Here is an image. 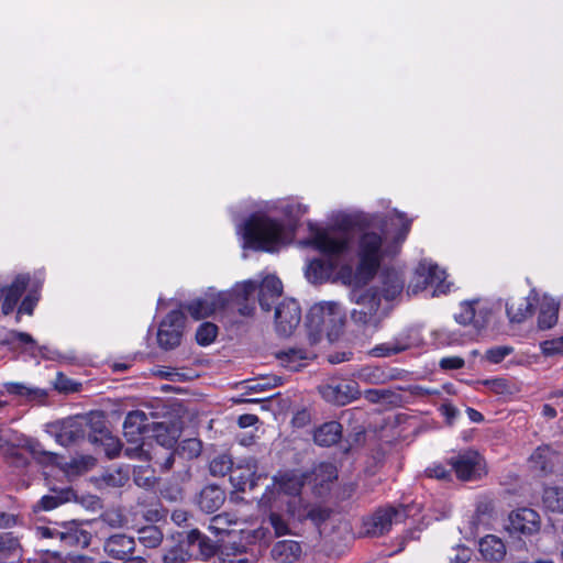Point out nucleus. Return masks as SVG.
<instances>
[{
	"label": "nucleus",
	"instance_id": "obj_1",
	"mask_svg": "<svg viewBox=\"0 0 563 563\" xmlns=\"http://www.w3.org/2000/svg\"><path fill=\"white\" fill-rule=\"evenodd\" d=\"M309 241L306 246H349L355 240L358 246H382L401 244L411 228V219L405 213L394 210L384 217L364 212L333 216L329 227L309 223Z\"/></svg>",
	"mask_w": 563,
	"mask_h": 563
},
{
	"label": "nucleus",
	"instance_id": "obj_2",
	"mask_svg": "<svg viewBox=\"0 0 563 563\" xmlns=\"http://www.w3.org/2000/svg\"><path fill=\"white\" fill-rule=\"evenodd\" d=\"M318 250V256L308 263L307 278L314 283L334 278L353 288L368 285L398 253L397 249Z\"/></svg>",
	"mask_w": 563,
	"mask_h": 563
},
{
	"label": "nucleus",
	"instance_id": "obj_3",
	"mask_svg": "<svg viewBox=\"0 0 563 563\" xmlns=\"http://www.w3.org/2000/svg\"><path fill=\"white\" fill-rule=\"evenodd\" d=\"M244 246H286L295 239L294 227L282 219L269 217L265 211H256L236 225Z\"/></svg>",
	"mask_w": 563,
	"mask_h": 563
},
{
	"label": "nucleus",
	"instance_id": "obj_4",
	"mask_svg": "<svg viewBox=\"0 0 563 563\" xmlns=\"http://www.w3.org/2000/svg\"><path fill=\"white\" fill-rule=\"evenodd\" d=\"M352 301L358 306L351 312L352 320L375 330L380 327L390 311V307L382 306V299L376 287H369L363 291L354 290Z\"/></svg>",
	"mask_w": 563,
	"mask_h": 563
},
{
	"label": "nucleus",
	"instance_id": "obj_5",
	"mask_svg": "<svg viewBox=\"0 0 563 563\" xmlns=\"http://www.w3.org/2000/svg\"><path fill=\"white\" fill-rule=\"evenodd\" d=\"M431 287V297L445 295L450 291L451 283L446 282L445 271L430 260H422L415 269L407 292L417 295L420 291L428 290Z\"/></svg>",
	"mask_w": 563,
	"mask_h": 563
},
{
	"label": "nucleus",
	"instance_id": "obj_6",
	"mask_svg": "<svg viewBox=\"0 0 563 563\" xmlns=\"http://www.w3.org/2000/svg\"><path fill=\"white\" fill-rule=\"evenodd\" d=\"M492 303L485 298H473L460 302L454 320L463 327H472L476 333L485 329L490 320Z\"/></svg>",
	"mask_w": 563,
	"mask_h": 563
},
{
	"label": "nucleus",
	"instance_id": "obj_7",
	"mask_svg": "<svg viewBox=\"0 0 563 563\" xmlns=\"http://www.w3.org/2000/svg\"><path fill=\"white\" fill-rule=\"evenodd\" d=\"M449 465L460 481H476L485 474V463L477 451L466 450L449 459Z\"/></svg>",
	"mask_w": 563,
	"mask_h": 563
},
{
	"label": "nucleus",
	"instance_id": "obj_8",
	"mask_svg": "<svg viewBox=\"0 0 563 563\" xmlns=\"http://www.w3.org/2000/svg\"><path fill=\"white\" fill-rule=\"evenodd\" d=\"M506 529L511 536L532 537L541 529V517L531 508L515 509L508 516Z\"/></svg>",
	"mask_w": 563,
	"mask_h": 563
},
{
	"label": "nucleus",
	"instance_id": "obj_9",
	"mask_svg": "<svg viewBox=\"0 0 563 563\" xmlns=\"http://www.w3.org/2000/svg\"><path fill=\"white\" fill-rule=\"evenodd\" d=\"M185 316L180 310L170 311L161 322L157 332V343L164 350L175 349L180 344Z\"/></svg>",
	"mask_w": 563,
	"mask_h": 563
},
{
	"label": "nucleus",
	"instance_id": "obj_10",
	"mask_svg": "<svg viewBox=\"0 0 563 563\" xmlns=\"http://www.w3.org/2000/svg\"><path fill=\"white\" fill-rule=\"evenodd\" d=\"M319 391L328 402L344 406L361 397L358 383L355 380H331L321 385Z\"/></svg>",
	"mask_w": 563,
	"mask_h": 563
},
{
	"label": "nucleus",
	"instance_id": "obj_11",
	"mask_svg": "<svg viewBox=\"0 0 563 563\" xmlns=\"http://www.w3.org/2000/svg\"><path fill=\"white\" fill-rule=\"evenodd\" d=\"M276 487L279 492L291 496L287 501L288 512L290 514V510H294L295 507L301 503V499L297 496L302 487L301 478L292 473H284L274 477L272 488L268 486L260 500L262 505L267 506L271 503L272 494Z\"/></svg>",
	"mask_w": 563,
	"mask_h": 563
},
{
	"label": "nucleus",
	"instance_id": "obj_12",
	"mask_svg": "<svg viewBox=\"0 0 563 563\" xmlns=\"http://www.w3.org/2000/svg\"><path fill=\"white\" fill-rule=\"evenodd\" d=\"M402 507L380 508L364 521L365 532L371 537H379L388 532L393 523L401 522L406 518Z\"/></svg>",
	"mask_w": 563,
	"mask_h": 563
},
{
	"label": "nucleus",
	"instance_id": "obj_13",
	"mask_svg": "<svg viewBox=\"0 0 563 563\" xmlns=\"http://www.w3.org/2000/svg\"><path fill=\"white\" fill-rule=\"evenodd\" d=\"M301 320V311L298 302L294 299L283 301L276 307L275 323L276 330L282 335H289L297 328Z\"/></svg>",
	"mask_w": 563,
	"mask_h": 563
},
{
	"label": "nucleus",
	"instance_id": "obj_14",
	"mask_svg": "<svg viewBox=\"0 0 563 563\" xmlns=\"http://www.w3.org/2000/svg\"><path fill=\"white\" fill-rule=\"evenodd\" d=\"M388 265L389 264L379 269L382 271L379 276V286L375 287L378 289L380 299L391 301L402 294L405 288V276L400 269H396L394 267L390 268Z\"/></svg>",
	"mask_w": 563,
	"mask_h": 563
},
{
	"label": "nucleus",
	"instance_id": "obj_15",
	"mask_svg": "<svg viewBox=\"0 0 563 563\" xmlns=\"http://www.w3.org/2000/svg\"><path fill=\"white\" fill-rule=\"evenodd\" d=\"M228 295L220 292L208 294L189 302L186 310L196 320L205 319L228 307Z\"/></svg>",
	"mask_w": 563,
	"mask_h": 563
},
{
	"label": "nucleus",
	"instance_id": "obj_16",
	"mask_svg": "<svg viewBox=\"0 0 563 563\" xmlns=\"http://www.w3.org/2000/svg\"><path fill=\"white\" fill-rule=\"evenodd\" d=\"M84 426L82 419L69 418L51 424L49 432L60 445L68 446L85 437Z\"/></svg>",
	"mask_w": 563,
	"mask_h": 563
},
{
	"label": "nucleus",
	"instance_id": "obj_17",
	"mask_svg": "<svg viewBox=\"0 0 563 563\" xmlns=\"http://www.w3.org/2000/svg\"><path fill=\"white\" fill-rule=\"evenodd\" d=\"M152 422L147 415L141 410H134L128 413L123 423V433L129 443H137L143 435H148Z\"/></svg>",
	"mask_w": 563,
	"mask_h": 563
},
{
	"label": "nucleus",
	"instance_id": "obj_18",
	"mask_svg": "<svg viewBox=\"0 0 563 563\" xmlns=\"http://www.w3.org/2000/svg\"><path fill=\"white\" fill-rule=\"evenodd\" d=\"M539 301L536 290H531L527 297H511L506 302V312L509 321L521 323L532 316L536 303Z\"/></svg>",
	"mask_w": 563,
	"mask_h": 563
},
{
	"label": "nucleus",
	"instance_id": "obj_19",
	"mask_svg": "<svg viewBox=\"0 0 563 563\" xmlns=\"http://www.w3.org/2000/svg\"><path fill=\"white\" fill-rule=\"evenodd\" d=\"M257 289V284L254 280H246L238 284L232 291L224 292L228 295V306H236L238 311L242 316H251L254 311L253 303H250V299L253 297Z\"/></svg>",
	"mask_w": 563,
	"mask_h": 563
},
{
	"label": "nucleus",
	"instance_id": "obj_20",
	"mask_svg": "<svg viewBox=\"0 0 563 563\" xmlns=\"http://www.w3.org/2000/svg\"><path fill=\"white\" fill-rule=\"evenodd\" d=\"M339 313L340 306L336 302L317 303L307 314L308 327L316 332H321L327 324L335 321V316Z\"/></svg>",
	"mask_w": 563,
	"mask_h": 563
},
{
	"label": "nucleus",
	"instance_id": "obj_21",
	"mask_svg": "<svg viewBox=\"0 0 563 563\" xmlns=\"http://www.w3.org/2000/svg\"><path fill=\"white\" fill-rule=\"evenodd\" d=\"M257 465L254 459L245 461V465L232 467L230 473V482L232 486L240 492L253 489L257 485V481L262 475L256 474Z\"/></svg>",
	"mask_w": 563,
	"mask_h": 563
},
{
	"label": "nucleus",
	"instance_id": "obj_22",
	"mask_svg": "<svg viewBox=\"0 0 563 563\" xmlns=\"http://www.w3.org/2000/svg\"><path fill=\"white\" fill-rule=\"evenodd\" d=\"M30 277L27 275H19L9 286H0V307L3 314L11 313L22 294L25 291Z\"/></svg>",
	"mask_w": 563,
	"mask_h": 563
},
{
	"label": "nucleus",
	"instance_id": "obj_23",
	"mask_svg": "<svg viewBox=\"0 0 563 563\" xmlns=\"http://www.w3.org/2000/svg\"><path fill=\"white\" fill-rule=\"evenodd\" d=\"M103 549L114 560H126L134 553L135 540L133 537L117 533L106 540Z\"/></svg>",
	"mask_w": 563,
	"mask_h": 563
},
{
	"label": "nucleus",
	"instance_id": "obj_24",
	"mask_svg": "<svg viewBox=\"0 0 563 563\" xmlns=\"http://www.w3.org/2000/svg\"><path fill=\"white\" fill-rule=\"evenodd\" d=\"M258 289V302L264 311H271L274 302L283 294V284L275 275H267L260 285Z\"/></svg>",
	"mask_w": 563,
	"mask_h": 563
},
{
	"label": "nucleus",
	"instance_id": "obj_25",
	"mask_svg": "<svg viewBox=\"0 0 563 563\" xmlns=\"http://www.w3.org/2000/svg\"><path fill=\"white\" fill-rule=\"evenodd\" d=\"M561 462V456L549 445L539 446L530 456V467L543 474L552 473Z\"/></svg>",
	"mask_w": 563,
	"mask_h": 563
},
{
	"label": "nucleus",
	"instance_id": "obj_26",
	"mask_svg": "<svg viewBox=\"0 0 563 563\" xmlns=\"http://www.w3.org/2000/svg\"><path fill=\"white\" fill-rule=\"evenodd\" d=\"M225 501V492L218 485L205 486L198 495V507L207 512H216Z\"/></svg>",
	"mask_w": 563,
	"mask_h": 563
},
{
	"label": "nucleus",
	"instance_id": "obj_27",
	"mask_svg": "<svg viewBox=\"0 0 563 563\" xmlns=\"http://www.w3.org/2000/svg\"><path fill=\"white\" fill-rule=\"evenodd\" d=\"M538 327L547 330L556 324L560 302L552 297L543 296L539 301Z\"/></svg>",
	"mask_w": 563,
	"mask_h": 563
},
{
	"label": "nucleus",
	"instance_id": "obj_28",
	"mask_svg": "<svg viewBox=\"0 0 563 563\" xmlns=\"http://www.w3.org/2000/svg\"><path fill=\"white\" fill-rule=\"evenodd\" d=\"M313 356L311 351L301 347H289L276 353L280 365L289 371H298L303 362Z\"/></svg>",
	"mask_w": 563,
	"mask_h": 563
},
{
	"label": "nucleus",
	"instance_id": "obj_29",
	"mask_svg": "<svg viewBox=\"0 0 563 563\" xmlns=\"http://www.w3.org/2000/svg\"><path fill=\"white\" fill-rule=\"evenodd\" d=\"M301 554V545L294 540H283L274 544L272 556L280 563H292Z\"/></svg>",
	"mask_w": 563,
	"mask_h": 563
},
{
	"label": "nucleus",
	"instance_id": "obj_30",
	"mask_svg": "<svg viewBox=\"0 0 563 563\" xmlns=\"http://www.w3.org/2000/svg\"><path fill=\"white\" fill-rule=\"evenodd\" d=\"M411 346V342L408 334H399L393 340L376 345L372 353L376 357H388L400 352L406 351Z\"/></svg>",
	"mask_w": 563,
	"mask_h": 563
},
{
	"label": "nucleus",
	"instance_id": "obj_31",
	"mask_svg": "<svg viewBox=\"0 0 563 563\" xmlns=\"http://www.w3.org/2000/svg\"><path fill=\"white\" fill-rule=\"evenodd\" d=\"M479 552L485 560L498 562L506 555V547L501 539L488 534L479 541Z\"/></svg>",
	"mask_w": 563,
	"mask_h": 563
},
{
	"label": "nucleus",
	"instance_id": "obj_32",
	"mask_svg": "<svg viewBox=\"0 0 563 563\" xmlns=\"http://www.w3.org/2000/svg\"><path fill=\"white\" fill-rule=\"evenodd\" d=\"M342 434V426L338 421H329L314 431V442L321 446L335 444Z\"/></svg>",
	"mask_w": 563,
	"mask_h": 563
},
{
	"label": "nucleus",
	"instance_id": "obj_33",
	"mask_svg": "<svg viewBox=\"0 0 563 563\" xmlns=\"http://www.w3.org/2000/svg\"><path fill=\"white\" fill-rule=\"evenodd\" d=\"M147 437L153 438V442L148 444L151 450L152 446L173 449L177 442L174 432H170L169 428L163 422L152 421L151 431Z\"/></svg>",
	"mask_w": 563,
	"mask_h": 563
},
{
	"label": "nucleus",
	"instance_id": "obj_34",
	"mask_svg": "<svg viewBox=\"0 0 563 563\" xmlns=\"http://www.w3.org/2000/svg\"><path fill=\"white\" fill-rule=\"evenodd\" d=\"M186 542L188 547H197L200 556L203 560H208L209 558L217 555V547L214 542L197 529L188 532Z\"/></svg>",
	"mask_w": 563,
	"mask_h": 563
},
{
	"label": "nucleus",
	"instance_id": "obj_35",
	"mask_svg": "<svg viewBox=\"0 0 563 563\" xmlns=\"http://www.w3.org/2000/svg\"><path fill=\"white\" fill-rule=\"evenodd\" d=\"M0 454L16 466H24L27 463L26 457L11 443L9 430L0 429Z\"/></svg>",
	"mask_w": 563,
	"mask_h": 563
},
{
	"label": "nucleus",
	"instance_id": "obj_36",
	"mask_svg": "<svg viewBox=\"0 0 563 563\" xmlns=\"http://www.w3.org/2000/svg\"><path fill=\"white\" fill-rule=\"evenodd\" d=\"M338 478V470L332 463L322 462L312 470V482L316 487L327 488L330 483Z\"/></svg>",
	"mask_w": 563,
	"mask_h": 563
},
{
	"label": "nucleus",
	"instance_id": "obj_37",
	"mask_svg": "<svg viewBox=\"0 0 563 563\" xmlns=\"http://www.w3.org/2000/svg\"><path fill=\"white\" fill-rule=\"evenodd\" d=\"M90 441L93 443L100 442L103 446L104 453L109 459H115L119 456L122 449L119 439L112 437L108 429H104L103 426L100 428V437L90 435Z\"/></svg>",
	"mask_w": 563,
	"mask_h": 563
},
{
	"label": "nucleus",
	"instance_id": "obj_38",
	"mask_svg": "<svg viewBox=\"0 0 563 563\" xmlns=\"http://www.w3.org/2000/svg\"><path fill=\"white\" fill-rule=\"evenodd\" d=\"M175 455H177L176 448L152 446L148 461H153L162 471H169L175 463Z\"/></svg>",
	"mask_w": 563,
	"mask_h": 563
},
{
	"label": "nucleus",
	"instance_id": "obj_39",
	"mask_svg": "<svg viewBox=\"0 0 563 563\" xmlns=\"http://www.w3.org/2000/svg\"><path fill=\"white\" fill-rule=\"evenodd\" d=\"M354 377L365 384L379 385L389 379V375L380 367L365 366L354 373Z\"/></svg>",
	"mask_w": 563,
	"mask_h": 563
},
{
	"label": "nucleus",
	"instance_id": "obj_40",
	"mask_svg": "<svg viewBox=\"0 0 563 563\" xmlns=\"http://www.w3.org/2000/svg\"><path fill=\"white\" fill-rule=\"evenodd\" d=\"M91 536L86 530L70 528L60 534V541L66 547L86 548L90 544Z\"/></svg>",
	"mask_w": 563,
	"mask_h": 563
},
{
	"label": "nucleus",
	"instance_id": "obj_41",
	"mask_svg": "<svg viewBox=\"0 0 563 563\" xmlns=\"http://www.w3.org/2000/svg\"><path fill=\"white\" fill-rule=\"evenodd\" d=\"M7 391L12 395H18L26 398L27 400L42 401L46 398L47 393L41 388H32L19 383L7 384Z\"/></svg>",
	"mask_w": 563,
	"mask_h": 563
},
{
	"label": "nucleus",
	"instance_id": "obj_42",
	"mask_svg": "<svg viewBox=\"0 0 563 563\" xmlns=\"http://www.w3.org/2000/svg\"><path fill=\"white\" fill-rule=\"evenodd\" d=\"M542 500L548 510L563 514V487H547Z\"/></svg>",
	"mask_w": 563,
	"mask_h": 563
},
{
	"label": "nucleus",
	"instance_id": "obj_43",
	"mask_svg": "<svg viewBox=\"0 0 563 563\" xmlns=\"http://www.w3.org/2000/svg\"><path fill=\"white\" fill-rule=\"evenodd\" d=\"M233 461L229 454L222 453L216 455L209 462V472L214 477H223L231 473Z\"/></svg>",
	"mask_w": 563,
	"mask_h": 563
},
{
	"label": "nucleus",
	"instance_id": "obj_44",
	"mask_svg": "<svg viewBox=\"0 0 563 563\" xmlns=\"http://www.w3.org/2000/svg\"><path fill=\"white\" fill-rule=\"evenodd\" d=\"M290 516L298 520L310 519L316 525H319L329 518L330 511L320 506H312L299 511H296L295 509L290 510Z\"/></svg>",
	"mask_w": 563,
	"mask_h": 563
},
{
	"label": "nucleus",
	"instance_id": "obj_45",
	"mask_svg": "<svg viewBox=\"0 0 563 563\" xmlns=\"http://www.w3.org/2000/svg\"><path fill=\"white\" fill-rule=\"evenodd\" d=\"M73 495V492L70 489H64L60 490L58 494L55 495H45L43 496L37 505L35 506V509L40 510H52L58 507L59 505L68 501Z\"/></svg>",
	"mask_w": 563,
	"mask_h": 563
},
{
	"label": "nucleus",
	"instance_id": "obj_46",
	"mask_svg": "<svg viewBox=\"0 0 563 563\" xmlns=\"http://www.w3.org/2000/svg\"><path fill=\"white\" fill-rule=\"evenodd\" d=\"M434 336L439 343L444 345H459L471 339V335L455 330L439 329L434 331Z\"/></svg>",
	"mask_w": 563,
	"mask_h": 563
},
{
	"label": "nucleus",
	"instance_id": "obj_47",
	"mask_svg": "<svg viewBox=\"0 0 563 563\" xmlns=\"http://www.w3.org/2000/svg\"><path fill=\"white\" fill-rule=\"evenodd\" d=\"M139 541L145 548H156L163 541V533L156 526H147L139 530Z\"/></svg>",
	"mask_w": 563,
	"mask_h": 563
},
{
	"label": "nucleus",
	"instance_id": "obj_48",
	"mask_svg": "<svg viewBox=\"0 0 563 563\" xmlns=\"http://www.w3.org/2000/svg\"><path fill=\"white\" fill-rule=\"evenodd\" d=\"M201 451L202 443L196 438L185 439L176 446L177 455L187 460L198 457Z\"/></svg>",
	"mask_w": 563,
	"mask_h": 563
},
{
	"label": "nucleus",
	"instance_id": "obj_49",
	"mask_svg": "<svg viewBox=\"0 0 563 563\" xmlns=\"http://www.w3.org/2000/svg\"><path fill=\"white\" fill-rule=\"evenodd\" d=\"M187 542L178 543L166 550L163 555V563H185L190 559V554L186 548Z\"/></svg>",
	"mask_w": 563,
	"mask_h": 563
},
{
	"label": "nucleus",
	"instance_id": "obj_50",
	"mask_svg": "<svg viewBox=\"0 0 563 563\" xmlns=\"http://www.w3.org/2000/svg\"><path fill=\"white\" fill-rule=\"evenodd\" d=\"M218 334V327L211 322H203L196 332V341L199 345L207 346L211 344Z\"/></svg>",
	"mask_w": 563,
	"mask_h": 563
},
{
	"label": "nucleus",
	"instance_id": "obj_51",
	"mask_svg": "<svg viewBox=\"0 0 563 563\" xmlns=\"http://www.w3.org/2000/svg\"><path fill=\"white\" fill-rule=\"evenodd\" d=\"M134 482L137 486L143 488H152L156 478L154 476V471L147 466H136L133 472Z\"/></svg>",
	"mask_w": 563,
	"mask_h": 563
},
{
	"label": "nucleus",
	"instance_id": "obj_52",
	"mask_svg": "<svg viewBox=\"0 0 563 563\" xmlns=\"http://www.w3.org/2000/svg\"><path fill=\"white\" fill-rule=\"evenodd\" d=\"M512 352H514V347H511L509 345L494 346L486 351L485 358L493 364H498L501 361H504L505 357L510 355Z\"/></svg>",
	"mask_w": 563,
	"mask_h": 563
},
{
	"label": "nucleus",
	"instance_id": "obj_53",
	"mask_svg": "<svg viewBox=\"0 0 563 563\" xmlns=\"http://www.w3.org/2000/svg\"><path fill=\"white\" fill-rule=\"evenodd\" d=\"M133 445H129L124 449V455L129 459L148 461L151 449H146V443L139 441L137 443H132Z\"/></svg>",
	"mask_w": 563,
	"mask_h": 563
},
{
	"label": "nucleus",
	"instance_id": "obj_54",
	"mask_svg": "<svg viewBox=\"0 0 563 563\" xmlns=\"http://www.w3.org/2000/svg\"><path fill=\"white\" fill-rule=\"evenodd\" d=\"M102 481L107 486L122 487L128 483L129 475L126 472H123L122 470H117L112 472H107L102 476Z\"/></svg>",
	"mask_w": 563,
	"mask_h": 563
},
{
	"label": "nucleus",
	"instance_id": "obj_55",
	"mask_svg": "<svg viewBox=\"0 0 563 563\" xmlns=\"http://www.w3.org/2000/svg\"><path fill=\"white\" fill-rule=\"evenodd\" d=\"M540 349L542 354L545 356L563 354V335L560 338L543 341L540 344Z\"/></svg>",
	"mask_w": 563,
	"mask_h": 563
},
{
	"label": "nucleus",
	"instance_id": "obj_56",
	"mask_svg": "<svg viewBox=\"0 0 563 563\" xmlns=\"http://www.w3.org/2000/svg\"><path fill=\"white\" fill-rule=\"evenodd\" d=\"M282 384V378L274 376V377H264L261 379H257L251 384H249L247 389L250 391H264L272 389L278 385Z\"/></svg>",
	"mask_w": 563,
	"mask_h": 563
},
{
	"label": "nucleus",
	"instance_id": "obj_57",
	"mask_svg": "<svg viewBox=\"0 0 563 563\" xmlns=\"http://www.w3.org/2000/svg\"><path fill=\"white\" fill-rule=\"evenodd\" d=\"M269 522L275 530L276 537L285 536L289 533L288 523L284 520V518L276 512H271Z\"/></svg>",
	"mask_w": 563,
	"mask_h": 563
},
{
	"label": "nucleus",
	"instance_id": "obj_58",
	"mask_svg": "<svg viewBox=\"0 0 563 563\" xmlns=\"http://www.w3.org/2000/svg\"><path fill=\"white\" fill-rule=\"evenodd\" d=\"M1 549L0 552L16 553L20 549L18 538L10 533L1 534Z\"/></svg>",
	"mask_w": 563,
	"mask_h": 563
},
{
	"label": "nucleus",
	"instance_id": "obj_59",
	"mask_svg": "<svg viewBox=\"0 0 563 563\" xmlns=\"http://www.w3.org/2000/svg\"><path fill=\"white\" fill-rule=\"evenodd\" d=\"M452 471L441 464H435L426 470V475L430 478L449 479Z\"/></svg>",
	"mask_w": 563,
	"mask_h": 563
},
{
	"label": "nucleus",
	"instance_id": "obj_60",
	"mask_svg": "<svg viewBox=\"0 0 563 563\" xmlns=\"http://www.w3.org/2000/svg\"><path fill=\"white\" fill-rule=\"evenodd\" d=\"M391 396V391L387 389H367L364 397L372 404H378Z\"/></svg>",
	"mask_w": 563,
	"mask_h": 563
},
{
	"label": "nucleus",
	"instance_id": "obj_61",
	"mask_svg": "<svg viewBox=\"0 0 563 563\" xmlns=\"http://www.w3.org/2000/svg\"><path fill=\"white\" fill-rule=\"evenodd\" d=\"M214 563H246V559L240 554H230L223 550L216 555Z\"/></svg>",
	"mask_w": 563,
	"mask_h": 563
},
{
	"label": "nucleus",
	"instance_id": "obj_62",
	"mask_svg": "<svg viewBox=\"0 0 563 563\" xmlns=\"http://www.w3.org/2000/svg\"><path fill=\"white\" fill-rule=\"evenodd\" d=\"M464 364V360L460 356H448L440 361V367L443 369H460Z\"/></svg>",
	"mask_w": 563,
	"mask_h": 563
},
{
	"label": "nucleus",
	"instance_id": "obj_63",
	"mask_svg": "<svg viewBox=\"0 0 563 563\" xmlns=\"http://www.w3.org/2000/svg\"><path fill=\"white\" fill-rule=\"evenodd\" d=\"M55 387H56V389H58L60 391H65V393L77 391V384H75L71 380L67 379L62 374L57 375Z\"/></svg>",
	"mask_w": 563,
	"mask_h": 563
},
{
	"label": "nucleus",
	"instance_id": "obj_64",
	"mask_svg": "<svg viewBox=\"0 0 563 563\" xmlns=\"http://www.w3.org/2000/svg\"><path fill=\"white\" fill-rule=\"evenodd\" d=\"M36 302H37V298L36 297H34L32 295L26 296L22 300L21 305L19 306L18 312L31 316L33 313V310H34L35 306H36Z\"/></svg>",
	"mask_w": 563,
	"mask_h": 563
}]
</instances>
